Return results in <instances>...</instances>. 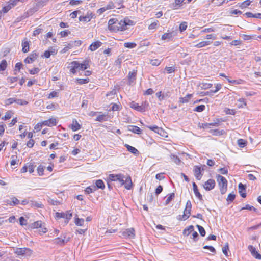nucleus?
I'll return each instance as SVG.
<instances>
[{
	"label": "nucleus",
	"mask_w": 261,
	"mask_h": 261,
	"mask_svg": "<svg viewBox=\"0 0 261 261\" xmlns=\"http://www.w3.org/2000/svg\"><path fill=\"white\" fill-rule=\"evenodd\" d=\"M90 61L88 60H84L82 63H79L78 61H73L71 62L68 68H70V71L73 74H75L77 71L80 70H84L88 68Z\"/></svg>",
	"instance_id": "1"
},
{
	"label": "nucleus",
	"mask_w": 261,
	"mask_h": 261,
	"mask_svg": "<svg viewBox=\"0 0 261 261\" xmlns=\"http://www.w3.org/2000/svg\"><path fill=\"white\" fill-rule=\"evenodd\" d=\"M216 177L220 187V192L221 194H224L227 190V180L224 177L219 174L217 175Z\"/></svg>",
	"instance_id": "2"
},
{
	"label": "nucleus",
	"mask_w": 261,
	"mask_h": 261,
	"mask_svg": "<svg viewBox=\"0 0 261 261\" xmlns=\"http://www.w3.org/2000/svg\"><path fill=\"white\" fill-rule=\"evenodd\" d=\"M33 251L29 248H16L14 253L18 256H30L32 254Z\"/></svg>",
	"instance_id": "3"
},
{
	"label": "nucleus",
	"mask_w": 261,
	"mask_h": 261,
	"mask_svg": "<svg viewBox=\"0 0 261 261\" xmlns=\"http://www.w3.org/2000/svg\"><path fill=\"white\" fill-rule=\"evenodd\" d=\"M125 176L122 174H110L109 175V179L112 181H118L121 186L124 185Z\"/></svg>",
	"instance_id": "4"
},
{
	"label": "nucleus",
	"mask_w": 261,
	"mask_h": 261,
	"mask_svg": "<svg viewBox=\"0 0 261 261\" xmlns=\"http://www.w3.org/2000/svg\"><path fill=\"white\" fill-rule=\"evenodd\" d=\"M72 216V213H70L68 211H67L66 213H59L57 212L56 213V218L57 219H60V218H65L66 220L65 221V222L66 223H68L69 222V220L71 219V217Z\"/></svg>",
	"instance_id": "5"
},
{
	"label": "nucleus",
	"mask_w": 261,
	"mask_h": 261,
	"mask_svg": "<svg viewBox=\"0 0 261 261\" xmlns=\"http://www.w3.org/2000/svg\"><path fill=\"white\" fill-rule=\"evenodd\" d=\"M137 76V71L133 70L129 71L127 76L128 78V84L129 85H134L135 83Z\"/></svg>",
	"instance_id": "6"
},
{
	"label": "nucleus",
	"mask_w": 261,
	"mask_h": 261,
	"mask_svg": "<svg viewBox=\"0 0 261 261\" xmlns=\"http://www.w3.org/2000/svg\"><path fill=\"white\" fill-rule=\"evenodd\" d=\"M215 181L213 179H210L206 181L204 185V188L206 191H210L214 188L215 186Z\"/></svg>",
	"instance_id": "7"
},
{
	"label": "nucleus",
	"mask_w": 261,
	"mask_h": 261,
	"mask_svg": "<svg viewBox=\"0 0 261 261\" xmlns=\"http://www.w3.org/2000/svg\"><path fill=\"white\" fill-rule=\"evenodd\" d=\"M193 172L196 179L200 180L203 176V174L201 173V167L198 166H195L194 167Z\"/></svg>",
	"instance_id": "8"
},
{
	"label": "nucleus",
	"mask_w": 261,
	"mask_h": 261,
	"mask_svg": "<svg viewBox=\"0 0 261 261\" xmlns=\"http://www.w3.org/2000/svg\"><path fill=\"white\" fill-rule=\"evenodd\" d=\"M118 24V20L115 18L110 19L108 21V28L110 31H116V24Z\"/></svg>",
	"instance_id": "9"
},
{
	"label": "nucleus",
	"mask_w": 261,
	"mask_h": 261,
	"mask_svg": "<svg viewBox=\"0 0 261 261\" xmlns=\"http://www.w3.org/2000/svg\"><path fill=\"white\" fill-rule=\"evenodd\" d=\"M130 107L137 110L139 112H144L145 111V107L144 106H139L138 103H136L134 101H132L130 103Z\"/></svg>",
	"instance_id": "10"
},
{
	"label": "nucleus",
	"mask_w": 261,
	"mask_h": 261,
	"mask_svg": "<svg viewBox=\"0 0 261 261\" xmlns=\"http://www.w3.org/2000/svg\"><path fill=\"white\" fill-rule=\"evenodd\" d=\"M94 16L92 13L87 12L85 16H81L79 17V19L80 21H83L85 22H88L91 20L92 17Z\"/></svg>",
	"instance_id": "11"
},
{
	"label": "nucleus",
	"mask_w": 261,
	"mask_h": 261,
	"mask_svg": "<svg viewBox=\"0 0 261 261\" xmlns=\"http://www.w3.org/2000/svg\"><path fill=\"white\" fill-rule=\"evenodd\" d=\"M248 249L251 252L252 256H253L256 259L261 260V254L258 253L255 247L252 245H249L248 246Z\"/></svg>",
	"instance_id": "12"
},
{
	"label": "nucleus",
	"mask_w": 261,
	"mask_h": 261,
	"mask_svg": "<svg viewBox=\"0 0 261 261\" xmlns=\"http://www.w3.org/2000/svg\"><path fill=\"white\" fill-rule=\"evenodd\" d=\"M124 186L125 189L127 190H130L132 186L133 183L132 181V178L130 176H127L126 178L124 179Z\"/></svg>",
	"instance_id": "13"
},
{
	"label": "nucleus",
	"mask_w": 261,
	"mask_h": 261,
	"mask_svg": "<svg viewBox=\"0 0 261 261\" xmlns=\"http://www.w3.org/2000/svg\"><path fill=\"white\" fill-rule=\"evenodd\" d=\"M37 57H38V55L36 53L33 52L32 53H31L30 55L29 56H28L24 60V62L25 63H28V64L32 63L36 59Z\"/></svg>",
	"instance_id": "14"
},
{
	"label": "nucleus",
	"mask_w": 261,
	"mask_h": 261,
	"mask_svg": "<svg viewBox=\"0 0 261 261\" xmlns=\"http://www.w3.org/2000/svg\"><path fill=\"white\" fill-rule=\"evenodd\" d=\"M42 124L45 126L51 127L57 125V120L55 118H50L42 122Z\"/></svg>",
	"instance_id": "15"
},
{
	"label": "nucleus",
	"mask_w": 261,
	"mask_h": 261,
	"mask_svg": "<svg viewBox=\"0 0 261 261\" xmlns=\"http://www.w3.org/2000/svg\"><path fill=\"white\" fill-rule=\"evenodd\" d=\"M116 30L115 32L119 31H124L126 30V24L125 21H124V20H121V21L118 20V24H116L115 27Z\"/></svg>",
	"instance_id": "16"
},
{
	"label": "nucleus",
	"mask_w": 261,
	"mask_h": 261,
	"mask_svg": "<svg viewBox=\"0 0 261 261\" xmlns=\"http://www.w3.org/2000/svg\"><path fill=\"white\" fill-rule=\"evenodd\" d=\"M150 130H153L154 132L161 135L163 136V133H164V130L162 128L159 127L157 126L156 125H153V126H147Z\"/></svg>",
	"instance_id": "17"
},
{
	"label": "nucleus",
	"mask_w": 261,
	"mask_h": 261,
	"mask_svg": "<svg viewBox=\"0 0 261 261\" xmlns=\"http://www.w3.org/2000/svg\"><path fill=\"white\" fill-rule=\"evenodd\" d=\"M192 185H193L194 193L195 196L200 200H203L202 195L199 192L198 187H197L196 184H195V182H193Z\"/></svg>",
	"instance_id": "18"
},
{
	"label": "nucleus",
	"mask_w": 261,
	"mask_h": 261,
	"mask_svg": "<svg viewBox=\"0 0 261 261\" xmlns=\"http://www.w3.org/2000/svg\"><path fill=\"white\" fill-rule=\"evenodd\" d=\"M22 51L24 53H28L29 51L30 48V44L29 41L27 40V39H25L22 41Z\"/></svg>",
	"instance_id": "19"
},
{
	"label": "nucleus",
	"mask_w": 261,
	"mask_h": 261,
	"mask_svg": "<svg viewBox=\"0 0 261 261\" xmlns=\"http://www.w3.org/2000/svg\"><path fill=\"white\" fill-rule=\"evenodd\" d=\"M55 243L57 245H59L60 246L64 245L65 243H66L68 241H69V239L65 240V237H64V239L62 238H57L54 240Z\"/></svg>",
	"instance_id": "20"
},
{
	"label": "nucleus",
	"mask_w": 261,
	"mask_h": 261,
	"mask_svg": "<svg viewBox=\"0 0 261 261\" xmlns=\"http://www.w3.org/2000/svg\"><path fill=\"white\" fill-rule=\"evenodd\" d=\"M102 45V43L99 41H95L92 43L89 47L91 51H94L99 48Z\"/></svg>",
	"instance_id": "21"
},
{
	"label": "nucleus",
	"mask_w": 261,
	"mask_h": 261,
	"mask_svg": "<svg viewBox=\"0 0 261 261\" xmlns=\"http://www.w3.org/2000/svg\"><path fill=\"white\" fill-rule=\"evenodd\" d=\"M184 0H174V2L170 5V8L176 10L178 8Z\"/></svg>",
	"instance_id": "22"
},
{
	"label": "nucleus",
	"mask_w": 261,
	"mask_h": 261,
	"mask_svg": "<svg viewBox=\"0 0 261 261\" xmlns=\"http://www.w3.org/2000/svg\"><path fill=\"white\" fill-rule=\"evenodd\" d=\"M128 130L137 134H140L141 133V129L139 127L134 125H129Z\"/></svg>",
	"instance_id": "23"
},
{
	"label": "nucleus",
	"mask_w": 261,
	"mask_h": 261,
	"mask_svg": "<svg viewBox=\"0 0 261 261\" xmlns=\"http://www.w3.org/2000/svg\"><path fill=\"white\" fill-rule=\"evenodd\" d=\"M135 230L134 228H128L125 230L123 233V235L128 237H134L135 236Z\"/></svg>",
	"instance_id": "24"
},
{
	"label": "nucleus",
	"mask_w": 261,
	"mask_h": 261,
	"mask_svg": "<svg viewBox=\"0 0 261 261\" xmlns=\"http://www.w3.org/2000/svg\"><path fill=\"white\" fill-rule=\"evenodd\" d=\"M81 127V125L78 123L76 119H73L72 121V124H71V129L75 132L80 129Z\"/></svg>",
	"instance_id": "25"
},
{
	"label": "nucleus",
	"mask_w": 261,
	"mask_h": 261,
	"mask_svg": "<svg viewBox=\"0 0 261 261\" xmlns=\"http://www.w3.org/2000/svg\"><path fill=\"white\" fill-rule=\"evenodd\" d=\"M191 211H189L188 212V211H186V210L185 209L184 211V214L182 216L179 215L178 216V219L179 220H186L189 217Z\"/></svg>",
	"instance_id": "26"
},
{
	"label": "nucleus",
	"mask_w": 261,
	"mask_h": 261,
	"mask_svg": "<svg viewBox=\"0 0 261 261\" xmlns=\"http://www.w3.org/2000/svg\"><path fill=\"white\" fill-rule=\"evenodd\" d=\"M95 187H96V190L97 189H100L103 190L105 188L104 182L101 179L96 180L95 182Z\"/></svg>",
	"instance_id": "27"
},
{
	"label": "nucleus",
	"mask_w": 261,
	"mask_h": 261,
	"mask_svg": "<svg viewBox=\"0 0 261 261\" xmlns=\"http://www.w3.org/2000/svg\"><path fill=\"white\" fill-rule=\"evenodd\" d=\"M192 231H194V226L193 225H190L184 229L182 233L184 236H188Z\"/></svg>",
	"instance_id": "28"
},
{
	"label": "nucleus",
	"mask_w": 261,
	"mask_h": 261,
	"mask_svg": "<svg viewBox=\"0 0 261 261\" xmlns=\"http://www.w3.org/2000/svg\"><path fill=\"white\" fill-rule=\"evenodd\" d=\"M212 43V41H203L199 42V43L194 45V47L196 48H201L207 45H208Z\"/></svg>",
	"instance_id": "29"
},
{
	"label": "nucleus",
	"mask_w": 261,
	"mask_h": 261,
	"mask_svg": "<svg viewBox=\"0 0 261 261\" xmlns=\"http://www.w3.org/2000/svg\"><path fill=\"white\" fill-rule=\"evenodd\" d=\"M244 15H245L247 17H249V18L253 17V18H258V19H261V13H259L253 14L251 12H248L245 13Z\"/></svg>",
	"instance_id": "30"
},
{
	"label": "nucleus",
	"mask_w": 261,
	"mask_h": 261,
	"mask_svg": "<svg viewBox=\"0 0 261 261\" xmlns=\"http://www.w3.org/2000/svg\"><path fill=\"white\" fill-rule=\"evenodd\" d=\"M30 205L31 207L43 208V205L41 202H37L33 200L30 201Z\"/></svg>",
	"instance_id": "31"
},
{
	"label": "nucleus",
	"mask_w": 261,
	"mask_h": 261,
	"mask_svg": "<svg viewBox=\"0 0 261 261\" xmlns=\"http://www.w3.org/2000/svg\"><path fill=\"white\" fill-rule=\"evenodd\" d=\"M172 38H173V37H172V33H165L162 36L161 38L163 40H166L167 41H170L172 40Z\"/></svg>",
	"instance_id": "32"
},
{
	"label": "nucleus",
	"mask_w": 261,
	"mask_h": 261,
	"mask_svg": "<svg viewBox=\"0 0 261 261\" xmlns=\"http://www.w3.org/2000/svg\"><path fill=\"white\" fill-rule=\"evenodd\" d=\"M192 95L191 94H188L186 96L184 97H180L179 98V102L184 103L189 102V100L192 97Z\"/></svg>",
	"instance_id": "33"
},
{
	"label": "nucleus",
	"mask_w": 261,
	"mask_h": 261,
	"mask_svg": "<svg viewBox=\"0 0 261 261\" xmlns=\"http://www.w3.org/2000/svg\"><path fill=\"white\" fill-rule=\"evenodd\" d=\"M125 146L127 148V150L128 151H129L130 152H131L134 154H137L139 153L138 150L135 147H134L132 146H130L128 144H125Z\"/></svg>",
	"instance_id": "34"
},
{
	"label": "nucleus",
	"mask_w": 261,
	"mask_h": 261,
	"mask_svg": "<svg viewBox=\"0 0 261 261\" xmlns=\"http://www.w3.org/2000/svg\"><path fill=\"white\" fill-rule=\"evenodd\" d=\"M96 191V187L94 186H89L85 190V192L87 194H89L94 192Z\"/></svg>",
	"instance_id": "35"
},
{
	"label": "nucleus",
	"mask_w": 261,
	"mask_h": 261,
	"mask_svg": "<svg viewBox=\"0 0 261 261\" xmlns=\"http://www.w3.org/2000/svg\"><path fill=\"white\" fill-rule=\"evenodd\" d=\"M73 47V43L70 41L68 43L67 45H65L64 47L62 49L61 53H65L69 49Z\"/></svg>",
	"instance_id": "36"
},
{
	"label": "nucleus",
	"mask_w": 261,
	"mask_h": 261,
	"mask_svg": "<svg viewBox=\"0 0 261 261\" xmlns=\"http://www.w3.org/2000/svg\"><path fill=\"white\" fill-rule=\"evenodd\" d=\"M42 226V222L41 221H36L31 225V227L32 228H38L41 227Z\"/></svg>",
	"instance_id": "37"
},
{
	"label": "nucleus",
	"mask_w": 261,
	"mask_h": 261,
	"mask_svg": "<svg viewBox=\"0 0 261 261\" xmlns=\"http://www.w3.org/2000/svg\"><path fill=\"white\" fill-rule=\"evenodd\" d=\"M7 66V63L6 60H3L0 63V71H4Z\"/></svg>",
	"instance_id": "38"
},
{
	"label": "nucleus",
	"mask_w": 261,
	"mask_h": 261,
	"mask_svg": "<svg viewBox=\"0 0 261 261\" xmlns=\"http://www.w3.org/2000/svg\"><path fill=\"white\" fill-rule=\"evenodd\" d=\"M238 145L241 148L244 147L247 145V141L243 139L238 140Z\"/></svg>",
	"instance_id": "39"
},
{
	"label": "nucleus",
	"mask_w": 261,
	"mask_h": 261,
	"mask_svg": "<svg viewBox=\"0 0 261 261\" xmlns=\"http://www.w3.org/2000/svg\"><path fill=\"white\" fill-rule=\"evenodd\" d=\"M45 168V167L44 166H43L42 165H40L38 168H37V172L39 176H42L43 175V172L44 170V169Z\"/></svg>",
	"instance_id": "40"
},
{
	"label": "nucleus",
	"mask_w": 261,
	"mask_h": 261,
	"mask_svg": "<svg viewBox=\"0 0 261 261\" xmlns=\"http://www.w3.org/2000/svg\"><path fill=\"white\" fill-rule=\"evenodd\" d=\"M175 194L174 193H171L169 194L168 196V197L165 201V205H168L170 201L174 198Z\"/></svg>",
	"instance_id": "41"
},
{
	"label": "nucleus",
	"mask_w": 261,
	"mask_h": 261,
	"mask_svg": "<svg viewBox=\"0 0 261 261\" xmlns=\"http://www.w3.org/2000/svg\"><path fill=\"white\" fill-rule=\"evenodd\" d=\"M95 120L97 121H99V122L107 121V116L104 114L100 115L96 117V118L95 119Z\"/></svg>",
	"instance_id": "42"
},
{
	"label": "nucleus",
	"mask_w": 261,
	"mask_h": 261,
	"mask_svg": "<svg viewBox=\"0 0 261 261\" xmlns=\"http://www.w3.org/2000/svg\"><path fill=\"white\" fill-rule=\"evenodd\" d=\"M12 201L10 203H8L10 205H15L20 203V201L16 197L12 198Z\"/></svg>",
	"instance_id": "43"
},
{
	"label": "nucleus",
	"mask_w": 261,
	"mask_h": 261,
	"mask_svg": "<svg viewBox=\"0 0 261 261\" xmlns=\"http://www.w3.org/2000/svg\"><path fill=\"white\" fill-rule=\"evenodd\" d=\"M124 46L126 48H133L137 46V44L134 42H126L124 44Z\"/></svg>",
	"instance_id": "44"
},
{
	"label": "nucleus",
	"mask_w": 261,
	"mask_h": 261,
	"mask_svg": "<svg viewBox=\"0 0 261 261\" xmlns=\"http://www.w3.org/2000/svg\"><path fill=\"white\" fill-rule=\"evenodd\" d=\"M196 227L198 228L200 235L202 237H204L205 236L206 232L204 228L202 226L199 225H197Z\"/></svg>",
	"instance_id": "45"
},
{
	"label": "nucleus",
	"mask_w": 261,
	"mask_h": 261,
	"mask_svg": "<svg viewBox=\"0 0 261 261\" xmlns=\"http://www.w3.org/2000/svg\"><path fill=\"white\" fill-rule=\"evenodd\" d=\"M76 81L78 84L82 85L84 84L88 83L89 82V79H77Z\"/></svg>",
	"instance_id": "46"
},
{
	"label": "nucleus",
	"mask_w": 261,
	"mask_h": 261,
	"mask_svg": "<svg viewBox=\"0 0 261 261\" xmlns=\"http://www.w3.org/2000/svg\"><path fill=\"white\" fill-rule=\"evenodd\" d=\"M19 1L23 2L22 0H10L9 2H8L7 4L10 5L11 8H13V7L15 6Z\"/></svg>",
	"instance_id": "47"
},
{
	"label": "nucleus",
	"mask_w": 261,
	"mask_h": 261,
	"mask_svg": "<svg viewBox=\"0 0 261 261\" xmlns=\"http://www.w3.org/2000/svg\"><path fill=\"white\" fill-rule=\"evenodd\" d=\"M16 101V98H10L8 99H7L5 100V104L6 105H10L13 103H14Z\"/></svg>",
	"instance_id": "48"
},
{
	"label": "nucleus",
	"mask_w": 261,
	"mask_h": 261,
	"mask_svg": "<svg viewBox=\"0 0 261 261\" xmlns=\"http://www.w3.org/2000/svg\"><path fill=\"white\" fill-rule=\"evenodd\" d=\"M84 223V220L83 219H80L79 218H75V223L77 226H83Z\"/></svg>",
	"instance_id": "49"
},
{
	"label": "nucleus",
	"mask_w": 261,
	"mask_h": 261,
	"mask_svg": "<svg viewBox=\"0 0 261 261\" xmlns=\"http://www.w3.org/2000/svg\"><path fill=\"white\" fill-rule=\"evenodd\" d=\"M205 107L203 105H199L196 107L194 111L196 112H201L205 110Z\"/></svg>",
	"instance_id": "50"
},
{
	"label": "nucleus",
	"mask_w": 261,
	"mask_h": 261,
	"mask_svg": "<svg viewBox=\"0 0 261 261\" xmlns=\"http://www.w3.org/2000/svg\"><path fill=\"white\" fill-rule=\"evenodd\" d=\"M243 210H248L249 211H253L254 212H256V211H257L256 208H255L253 206H251L249 204H247L245 205V207H242L241 209V211Z\"/></svg>",
	"instance_id": "51"
},
{
	"label": "nucleus",
	"mask_w": 261,
	"mask_h": 261,
	"mask_svg": "<svg viewBox=\"0 0 261 261\" xmlns=\"http://www.w3.org/2000/svg\"><path fill=\"white\" fill-rule=\"evenodd\" d=\"M159 25V22L158 20L151 23L148 27V29L149 30H153L155 28Z\"/></svg>",
	"instance_id": "52"
},
{
	"label": "nucleus",
	"mask_w": 261,
	"mask_h": 261,
	"mask_svg": "<svg viewBox=\"0 0 261 261\" xmlns=\"http://www.w3.org/2000/svg\"><path fill=\"white\" fill-rule=\"evenodd\" d=\"M242 37L244 40L249 41V40L254 39L255 37V35L250 36V35L243 34Z\"/></svg>",
	"instance_id": "53"
},
{
	"label": "nucleus",
	"mask_w": 261,
	"mask_h": 261,
	"mask_svg": "<svg viewBox=\"0 0 261 261\" xmlns=\"http://www.w3.org/2000/svg\"><path fill=\"white\" fill-rule=\"evenodd\" d=\"M213 86L212 84L211 83H201V88L202 89H207L211 88Z\"/></svg>",
	"instance_id": "54"
},
{
	"label": "nucleus",
	"mask_w": 261,
	"mask_h": 261,
	"mask_svg": "<svg viewBox=\"0 0 261 261\" xmlns=\"http://www.w3.org/2000/svg\"><path fill=\"white\" fill-rule=\"evenodd\" d=\"M239 192V193L243 192V191H246V187L245 185L242 183H240L238 185Z\"/></svg>",
	"instance_id": "55"
},
{
	"label": "nucleus",
	"mask_w": 261,
	"mask_h": 261,
	"mask_svg": "<svg viewBox=\"0 0 261 261\" xmlns=\"http://www.w3.org/2000/svg\"><path fill=\"white\" fill-rule=\"evenodd\" d=\"M236 195L233 193H230L227 198V201L228 202H232L235 199Z\"/></svg>",
	"instance_id": "56"
},
{
	"label": "nucleus",
	"mask_w": 261,
	"mask_h": 261,
	"mask_svg": "<svg viewBox=\"0 0 261 261\" xmlns=\"http://www.w3.org/2000/svg\"><path fill=\"white\" fill-rule=\"evenodd\" d=\"M59 93L58 92L54 91L50 92L48 96V99H51L58 96Z\"/></svg>",
	"instance_id": "57"
},
{
	"label": "nucleus",
	"mask_w": 261,
	"mask_h": 261,
	"mask_svg": "<svg viewBox=\"0 0 261 261\" xmlns=\"http://www.w3.org/2000/svg\"><path fill=\"white\" fill-rule=\"evenodd\" d=\"M17 104L21 106L26 105L28 104V102L24 100L19 99L16 98V101L15 102Z\"/></svg>",
	"instance_id": "58"
},
{
	"label": "nucleus",
	"mask_w": 261,
	"mask_h": 261,
	"mask_svg": "<svg viewBox=\"0 0 261 261\" xmlns=\"http://www.w3.org/2000/svg\"><path fill=\"white\" fill-rule=\"evenodd\" d=\"M229 250L228 243H226V245L222 248V251L224 255L226 256H228V250Z\"/></svg>",
	"instance_id": "59"
},
{
	"label": "nucleus",
	"mask_w": 261,
	"mask_h": 261,
	"mask_svg": "<svg viewBox=\"0 0 261 261\" xmlns=\"http://www.w3.org/2000/svg\"><path fill=\"white\" fill-rule=\"evenodd\" d=\"M35 167H36V165H34V163L30 164L28 166V171L30 173H33L34 171V169H35Z\"/></svg>",
	"instance_id": "60"
},
{
	"label": "nucleus",
	"mask_w": 261,
	"mask_h": 261,
	"mask_svg": "<svg viewBox=\"0 0 261 261\" xmlns=\"http://www.w3.org/2000/svg\"><path fill=\"white\" fill-rule=\"evenodd\" d=\"M12 8L11 7L10 5H9L8 4L5 6H4L2 9V13H6L8 12Z\"/></svg>",
	"instance_id": "61"
},
{
	"label": "nucleus",
	"mask_w": 261,
	"mask_h": 261,
	"mask_svg": "<svg viewBox=\"0 0 261 261\" xmlns=\"http://www.w3.org/2000/svg\"><path fill=\"white\" fill-rule=\"evenodd\" d=\"M187 28V23L186 22H183L181 23H180L179 25V30L180 32H183L184 31L186 30Z\"/></svg>",
	"instance_id": "62"
},
{
	"label": "nucleus",
	"mask_w": 261,
	"mask_h": 261,
	"mask_svg": "<svg viewBox=\"0 0 261 261\" xmlns=\"http://www.w3.org/2000/svg\"><path fill=\"white\" fill-rule=\"evenodd\" d=\"M150 64L153 66H159L161 64V61L159 59L151 60Z\"/></svg>",
	"instance_id": "63"
},
{
	"label": "nucleus",
	"mask_w": 261,
	"mask_h": 261,
	"mask_svg": "<svg viewBox=\"0 0 261 261\" xmlns=\"http://www.w3.org/2000/svg\"><path fill=\"white\" fill-rule=\"evenodd\" d=\"M29 73L31 74L34 75L38 73L40 71V69L38 67L34 68L31 70H29Z\"/></svg>",
	"instance_id": "64"
}]
</instances>
